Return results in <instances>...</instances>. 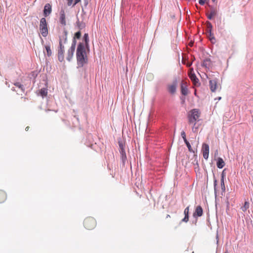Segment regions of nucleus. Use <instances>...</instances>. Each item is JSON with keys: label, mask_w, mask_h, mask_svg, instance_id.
<instances>
[{"label": "nucleus", "mask_w": 253, "mask_h": 253, "mask_svg": "<svg viewBox=\"0 0 253 253\" xmlns=\"http://www.w3.org/2000/svg\"><path fill=\"white\" fill-rule=\"evenodd\" d=\"M86 46L83 42H80L78 44L76 50V58L78 68L83 67L86 64L88 59L86 55Z\"/></svg>", "instance_id": "1"}, {"label": "nucleus", "mask_w": 253, "mask_h": 253, "mask_svg": "<svg viewBox=\"0 0 253 253\" xmlns=\"http://www.w3.org/2000/svg\"><path fill=\"white\" fill-rule=\"evenodd\" d=\"M200 117V113L199 110L197 109H193L191 110L188 113V119L189 124L194 123L195 126L196 125V121Z\"/></svg>", "instance_id": "2"}, {"label": "nucleus", "mask_w": 253, "mask_h": 253, "mask_svg": "<svg viewBox=\"0 0 253 253\" xmlns=\"http://www.w3.org/2000/svg\"><path fill=\"white\" fill-rule=\"evenodd\" d=\"M40 30L42 36L46 37L48 35L47 24L45 18H42L40 20Z\"/></svg>", "instance_id": "3"}, {"label": "nucleus", "mask_w": 253, "mask_h": 253, "mask_svg": "<svg viewBox=\"0 0 253 253\" xmlns=\"http://www.w3.org/2000/svg\"><path fill=\"white\" fill-rule=\"evenodd\" d=\"M178 83V80L177 78L173 79L171 84L167 85V90L170 94H174L176 91V89Z\"/></svg>", "instance_id": "4"}, {"label": "nucleus", "mask_w": 253, "mask_h": 253, "mask_svg": "<svg viewBox=\"0 0 253 253\" xmlns=\"http://www.w3.org/2000/svg\"><path fill=\"white\" fill-rule=\"evenodd\" d=\"M64 46L62 43V40L60 37V41L59 42V46L58 47V59L60 62H62L64 59Z\"/></svg>", "instance_id": "5"}, {"label": "nucleus", "mask_w": 253, "mask_h": 253, "mask_svg": "<svg viewBox=\"0 0 253 253\" xmlns=\"http://www.w3.org/2000/svg\"><path fill=\"white\" fill-rule=\"evenodd\" d=\"M96 225V221L93 218H86L84 221V226L85 228L88 230L94 228Z\"/></svg>", "instance_id": "6"}, {"label": "nucleus", "mask_w": 253, "mask_h": 253, "mask_svg": "<svg viewBox=\"0 0 253 253\" xmlns=\"http://www.w3.org/2000/svg\"><path fill=\"white\" fill-rule=\"evenodd\" d=\"M181 93L184 96H186L188 94L189 90L186 82L182 81L180 84Z\"/></svg>", "instance_id": "7"}, {"label": "nucleus", "mask_w": 253, "mask_h": 253, "mask_svg": "<svg viewBox=\"0 0 253 253\" xmlns=\"http://www.w3.org/2000/svg\"><path fill=\"white\" fill-rule=\"evenodd\" d=\"M202 151L204 159L207 160L209 158V146L206 143H203L202 145Z\"/></svg>", "instance_id": "8"}, {"label": "nucleus", "mask_w": 253, "mask_h": 253, "mask_svg": "<svg viewBox=\"0 0 253 253\" xmlns=\"http://www.w3.org/2000/svg\"><path fill=\"white\" fill-rule=\"evenodd\" d=\"M59 22L63 26H65L66 25V21L65 19V11L64 9L63 8H61L59 12Z\"/></svg>", "instance_id": "9"}, {"label": "nucleus", "mask_w": 253, "mask_h": 253, "mask_svg": "<svg viewBox=\"0 0 253 253\" xmlns=\"http://www.w3.org/2000/svg\"><path fill=\"white\" fill-rule=\"evenodd\" d=\"M203 214V210L201 206H198L196 207L195 211L193 214V216L194 218H197L198 217L202 216Z\"/></svg>", "instance_id": "10"}, {"label": "nucleus", "mask_w": 253, "mask_h": 253, "mask_svg": "<svg viewBox=\"0 0 253 253\" xmlns=\"http://www.w3.org/2000/svg\"><path fill=\"white\" fill-rule=\"evenodd\" d=\"M217 79H214L210 81L209 85L211 90L212 92H215L216 91L217 87Z\"/></svg>", "instance_id": "11"}, {"label": "nucleus", "mask_w": 253, "mask_h": 253, "mask_svg": "<svg viewBox=\"0 0 253 253\" xmlns=\"http://www.w3.org/2000/svg\"><path fill=\"white\" fill-rule=\"evenodd\" d=\"M189 78L195 86H199L200 85L199 79L197 78L196 75L194 73H191L189 74Z\"/></svg>", "instance_id": "12"}, {"label": "nucleus", "mask_w": 253, "mask_h": 253, "mask_svg": "<svg viewBox=\"0 0 253 253\" xmlns=\"http://www.w3.org/2000/svg\"><path fill=\"white\" fill-rule=\"evenodd\" d=\"M52 11L51 6L49 3H46L44 6L43 15L44 17L49 16Z\"/></svg>", "instance_id": "13"}, {"label": "nucleus", "mask_w": 253, "mask_h": 253, "mask_svg": "<svg viewBox=\"0 0 253 253\" xmlns=\"http://www.w3.org/2000/svg\"><path fill=\"white\" fill-rule=\"evenodd\" d=\"M89 37L88 34L87 33H85L83 36V42L84 43V45L86 46V49L89 50Z\"/></svg>", "instance_id": "14"}, {"label": "nucleus", "mask_w": 253, "mask_h": 253, "mask_svg": "<svg viewBox=\"0 0 253 253\" xmlns=\"http://www.w3.org/2000/svg\"><path fill=\"white\" fill-rule=\"evenodd\" d=\"M75 50V48H73L71 47H70L69 49L68 50L66 59L68 61L70 62L71 61V60L73 57Z\"/></svg>", "instance_id": "15"}, {"label": "nucleus", "mask_w": 253, "mask_h": 253, "mask_svg": "<svg viewBox=\"0 0 253 253\" xmlns=\"http://www.w3.org/2000/svg\"><path fill=\"white\" fill-rule=\"evenodd\" d=\"M189 206L187 207L184 211V217L181 220V222H187L189 220Z\"/></svg>", "instance_id": "16"}, {"label": "nucleus", "mask_w": 253, "mask_h": 253, "mask_svg": "<svg viewBox=\"0 0 253 253\" xmlns=\"http://www.w3.org/2000/svg\"><path fill=\"white\" fill-rule=\"evenodd\" d=\"M217 14V11L215 8H214L213 7H211V9L210 13L209 14H207V18L209 20H211L213 18V17L215 15H216Z\"/></svg>", "instance_id": "17"}, {"label": "nucleus", "mask_w": 253, "mask_h": 253, "mask_svg": "<svg viewBox=\"0 0 253 253\" xmlns=\"http://www.w3.org/2000/svg\"><path fill=\"white\" fill-rule=\"evenodd\" d=\"M216 166H217V168L219 169H222L224 167L225 162H224L222 158H221L220 157H218L217 159Z\"/></svg>", "instance_id": "18"}, {"label": "nucleus", "mask_w": 253, "mask_h": 253, "mask_svg": "<svg viewBox=\"0 0 253 253\" xmlns=\"http://www.w3.org/2000/svg\"><path fill=\"white\" fill-rule=\"evenodd\" d=\"M202 66L203 67H205L206 68H209L211 66V60L209 58H206L205 59L203 63H202Z\"/></svg>", "instance_id": "19"}, {"label": "nucleus", "mask_w": 253, "mask_h": 253, "mask_svg": "<svg viewBox=\"0 0 253 253\" xmlns=\"http://www.w3.org/2000/svg\"><path fill=\"white\" fill-rule=\"evenodd\" d=\"M67 35L68 31L64 29L63 30V35L62 36H59V38L61 37L62 40V43H63V42L64 43H66L67 42Z\"/></svg>", "instance_id": "20"}, {"label": "nucleus", "mask_w": 253, "mask_h": 253, "mask_svg": "<svg viewBox=\"0 0 253 253\" xmlns=\"http://www.w3.org/2000/svg\"><path fill=\"white\" fill-rule=\"evenodd\" d=\"M206 33L207 34L210 33L211 35V32H212V25L211 23L209 21H207L206 23Z\"/></svg>", "instance_id": "21"}, {"label": "nucleus", "mask_w": 253, "mask_h": 253, "mask_svg": "<svg viewBox=\"0 0 253 253\" xmlns=\"http://www.w3.org/2000/svg\"><path fill=\"white\" fill-rule=\"evenodd\" d=\"M121 155V160L123 165H125L126 160L127 157L125 151H122L121 152H120Z\"/></svg>", "instance_id": "22"}, {"label": "nucleus", "mask_w": 253, "mask_h": 253, "mask_svg": "<svg viewBox=\"0 0 253 253\" xmlns=\"http://www.w3.org/2000/svg\"><path fill=\"white\" fill-rule=\"evenodd\" d=\"M45 49L46 51L47 56L48 57L51 56L52 54V52L50 49V44H46V45H45Z\"/></svg>", "instance_id": "23"}, {"label": "nucleus", "mask_w": 253, "mask_h": 253, "mask_svg": "<svg viewBox=\"0 0 253 253\" xmlns=\"http://www.w3.org/2000/svg\"><path fill=\"white\" fill-rule=\"evenodd\" d=\"M77 26L80 30H82L85 27V24L83 22H80L79 19H78L76 22Z\"/></svg>", "instance_id": "24"}, {"label": "nucleus", "mask_w": 253, "mask_h": 253, "mask_svg": "<svg viewBox=\"0 0 253 253\" xmlns=\"http://www.w3.org/2000/svg\"><path fill=\"white\" fill-rule=\"evenodd\" d=\"M6 195L5 193L0 190V203L3 202L6 199Z\"/></svg>", "instance_id": "25"}, {"label": "nucleus", "mask_w": 253, "mask_h": 253, "mask_svg": "<svg viewBox=\"0 0 253 253\" xmlns=\"http://www.w3.org/2000/svg\"><path fill=\"white\" fill-rule=\"evenodd\" d=\"M217 181L215 179V177L214 176V179H213V187H214V193L215 197H216L217 196Z\"/></svg>", "instance_id": "26"}, {"label": "nucleus", "mask_w": 253, "mask_h": 253, "mask_svg": "<svg viewBox=\"0 0 253 253\" xmlns=\"http://www.w3.org/2000/svg\"><path fill=\"white\" fill-rule=\"evenodd\" d=\"M40 95L43 98L47 94V89L46 88H42L40 90Z\"/></svg>", "instance_id": "27"}, {"label": "nucleus", "mask_w": 253, "mask_h": 253, "mask_svg": "<svg viewBox=\"0 0 253 253\" xmlns=\"http://www.w3.org/2000/svg\"><path fill=\"white\" fill-rule=\"evenodd\" d=\"M207 36L210 40V41L212 43H214L215 42V38L214 37L213 34L211 32V35L210 34V33L207 34Z\"/></svg>", "instance_id": "28"}, {"label": "nucleus", "mask_w": 253, "mask_h": 253, "mask_svg": "<svg viewBox=\"0 0 253 253\" xmlns=\"http://www.w3.org/2000/svg\"><path fill=\"white\" fill-rule=\"evenodd\" d=\"M220 186L221 189V195H223V193L225 192V186L224 180H220Z\"/></svg>", "instance_id": "29"}, {"label": "nucleus", "mask_w": 253, "mask_h": 253, "mask_svg": "<svg viewBox=\"0 0 253 253\" xmlns=\"http://www.w3.org/2000/svg\"><path fill=\"white\" fill-rule=\"evenodd\" d=\"M14 84L16 87H18L19 88H20L22 92L24 91L25 87H24V85L23 84H21L19 82H16V83H14Z\"/></svg>", "instance_id": "30"}, {"label": "nucleus", "mask_w": 253, "mask_h": 253, "mask_svg": "<svg viewBox=\"0 0 253 253\" xmlns=\"http://www.w3.org/2000/svg\"><path fill=\"white\" fill-rule=\"evenodd\" d=\"M250 204L248 202H245L244 205L241 207V209L243 211H246L249 208Z\"/></svg>", "instance_id": "31"}, {"label": "nucleus", "mask_w": 253, "mask_h": 253, "mask_svg": "<svg viewBox=\"0 0 253 253\" xmlns=\"http://www.w3.org/2000/svg\"><path fill=\"white\" fill-rule=\"evenodd\" d=\"M184 143H185L186 146L187 147L188 149V150L190 151V152H194V151L193 150L192 147H191V146L190 144V143L187 140H186V141H184Z\"/></svg>", "instance_id": "32"}, {"label": "nucleus", "mask_w": 253, "mask_h": 253, "mask_svg": "<svg viewBox=\"0 0 253 253\" xmlns=\"http://www.w3.org/2000/svg\"><path fill=\"white\" fill-rule=\"evenodd\" d=\"M119 146L120 152H121L122 151H125L124 146L122 142H119Z\"/></svg>", "instance_id": "33"}, {"label": "nucleus", "mask_w": 253, "mask_h": 253, "mask_svg": "<svg viewBox=\"0 0 253 253\" xmlns=\"http://www.w3.org/2000/svg\"><path fill=\"white\" fill-rule=\"evenodd\" d=\"M76 44H77L76 39L73 38V40H72V44H71V46L70 47L75 49L76 46Z\"/></svg>", "instance_id": "34"}, {"label": "nucleus", "mask_w": 253, "mask_h": 253, "mask_svg": "<svg viewBox=\"0 0 253 253\" xmlns=\"http://www.w3.org/2000/svg\"><path fill=\"white\" fill-rule=\"evenodd\" d=\"M81 32L79 31L75 34L74 37L73 38H74L76 39H80L81 38Z\"/></svg>", "instance_id": "35"}, {"label": "nucleus", "mask_w": 253, "mask_h": 253, "mask_svg": "<svg viewBox=\"0 0 253 253\" xmlns=\"http://www.w3.org/2000/svg\"><path fill=\"white\" fill-rule=\"evenodd\" d=\"M181 136L182 138H183L184 141H186L187 140L186 137V133L184 131H182L181 132Z\"/></svg>", "instance_id": "36"}, {"label": "nucleus", "mask_w": 253, "mask_h": 253, "mask_svg": "<svg viewBox=\"0 0 253 253\" xmlns=\"http://www.w3.org/2000/svg\"><path fill=\"white\" fill-rule=\"evenodd\" d=\"M88 3V0H84V5L82 6L83 11H84V7H85L87 6Z\"/></svg>", "instance_id": "37"}, {"label": "nucleus", "mask_w": 253, "mask_h": 253, "mask_svg": "<svg viewBox=\"0 0 253 253\" xmlns=\"http://www.w3.org/2000/svg\"><path fill=\"white\" fill-rule=\"evenodd\" d=\"M225 169H224L222 173H221V180H224V178H225Z\"/></svg>", "instance_id": "38"}, {"label": "nucleus", "mask_w": 253, "mask_h": 253, "mask_svg": "<svg viewBox=\"0 0 253 253\" xmlns=\"http://www.w3.org/2000/svg\"><path fill=\"white\" fill-rule=\"evenodd\" d=\"M67 0V4L68 6L73 5V0Z\"/></svg>", "instance_id": "39"}, {"label": "nucleus", "mask_w": 253, "mask_h": 253, "mask_svg": "<svg viewBox=\"0 0 253 253\" xmlns=\"http://www.w3.org/2000/svg\"><path fill=\"white\" fill-rule=\"evenodd\" d=\"M81 2V0H75L74 3L73 4V6H74L76 4Z\"/></svg>", "instance_id": "40"}, {"label": "nucleus", "mask_w": 253, "mask_h": 253, "mask_svg": "<svg viewBox=\"0 0 253 253\" xmlns=\"http://www.w3.org/2000/svg\"><path fill=\"white\" fill-rule=\"evenodd\" d=\"M181 100H182L181 103L183 104L185 102V98L183 97H180Z\"/></svg>", "instance_id": "41"}, {"label": "nucleus", "mask_w": 253, "mask_h": 253, "mask_svg": "<svg viewBox=\"0 0 253 253\" xmlns=\"http://www.w3.org/2000/svg\"><path fill=\"white\" fill-rule=\"evenodd\" d=\"M197 218H195V220L193 221V223H194L195 225L196 224V223H197Z\"/></svg>", "instance_id": "42"}, {"label": "nucleus", "mask_w": 253, "mask_h": 253, "mask_svg": "<svg viewBox=\"0 0 253 253\" xmlns=\"http://www.w3.org/2000/svg\"><path fill=\"white\" fill-rule=\"evenodd\" d=\"M29 126L26 127V128H25L26 130V131H28V129H29Z\"/></svg>", "instance_id": "43"}, {"label": "nucleus", "mask_w": 253, "mask_h": 253, "mask_svg": "<svg viewBox=\"0 0 253 253\" xmlns=\"http://www.w3.org/2000/svg\"><path fill=\"white\" fill-rule=\"evenodd\" d=\"M194 95L195 96H197V92H196V90H195V92H194Z\"/></svg>", "instance_id": "44"}, {"label": "nucleus", "mask_w": 253, "mask_h": 253, "mask_svg": "<svg viewBox=\"0 0 253 253\" xmlns=\"http://www.w3.org/2000/svg\"><path fill=\"white\" fill-rule=\"evenodd\" d=\"M11 90H13V91H15V88H14V87H13L11 88Z\"/></svg>", "instance_id": "45"}, {"label": "nucleus", "mask_w": 253, "mask_h": 253, "mask_svg": "<svg viewBox=\"0 0 253 253\" xmlns=\"http://www.w3.org/2000/svg\"><path fill=\"white\" fill-rule=\"evenodd\" d=\"M74 118H76L77 121L79 120V118L78 117H76V116H74Z\"/></svg>", "instance_id": "46"}, {"label": "nucleus", "mask_w": 253, "mask_h": 253, "mask_svg": "<svg viewBox=\"0 0 253 253\" xmlns=\"http://www.w3.org/2000/svg\"><path fill=\"white\" fill-rule=\"evenodd\" d=\"M217 154H218V152H217V151L216 150V152L215 153V155H217Z\"/></svg>", "instance_id": "47"}, {"label": "nucleus", "mask_w": 253, "mask_h": 253, "mask_svg": "<svg viewBox=\"0 0 253 253\" xmlns=\"http://www.w3.org/2000/svg\"><path fill=\"white\" fill-rule=\"evenodd\" d=\"M213 2H215L216 0H211Z\"/></svg>", "instance_id": "48"}, {"label": "nucleus", "mask_w": 253, "mask_h": 253, "mask_svg": "<svg viewBox=\"0 0 253 253\" xmlns=\"http://www.w3.org/2000/svg\"><path fill=\"white\" fill-rule=\"evenodd\" d=\"M88 136L89 137H90L91 136V135H90V134H88Z\"/></svg>", "instance_id": "49"}, {"label": "nucleus", "mask_w": 253, "mask_h": 253, "mask_svg": "<svg viewBox=\"0 0 253 253\" xmlns=\"http://www.w3.org/2000/svg\"><path fill=\"white\" fill-rule=\"evenodd\" d=\"M224 253H229L227 251H226Z\"/></svg>", "instance_id": "50"}]
</instances>
